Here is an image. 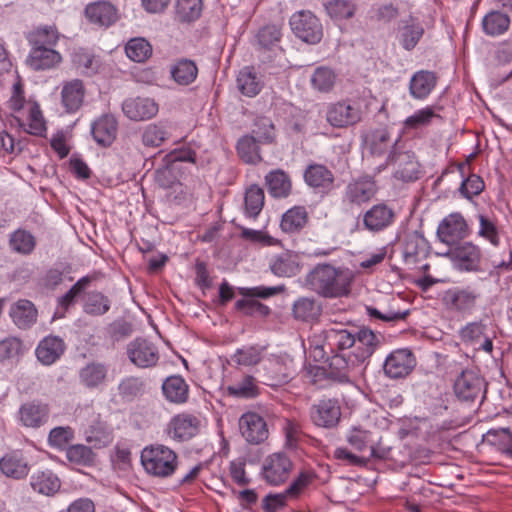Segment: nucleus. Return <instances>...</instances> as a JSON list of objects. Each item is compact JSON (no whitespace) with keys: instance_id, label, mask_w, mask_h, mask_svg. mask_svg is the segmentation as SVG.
Returning a JSON list of instances; mask_svg holds the SVG:
<instances>
[{"instance_id":"55","label":"nucleus","mask_w":512,"mask_h":512,"mask_svg":"<svg viewBox=\"0 0 512 512\" xmlns=\"http://www.w3.org/2000/svg\"><path fill=\"white\" fill-rule=\"evenodd\" d=\"M179 175V167L163 162V165L155 170L154 180L159 187L169 189L179 182Z\"/></svg>"},{"instance_id":"37","label":"nucleus","mask_w":512,"mask_h":512,"mask_svg":"<svg viewBox=\"0 0 512 512\" xmlns=\"http://www.w3.org/2000/svg\"><path fill=\"white\" fill-rule=\"evenodd\" d=\"M236 86L242 95L252 98L261 92L263 82L254 67L246 66L239 71Z\"/></svg>"},{"instance_id":"36","label":"nucleus","mask_w":512,"mask_h":512,"mask_svg":"<svg viewBox=\"0 0 512 512\" xmlns=\"http://www.w3.org/2000/svg\"><path fill=\"white\" fill-rule=\"evenodd\" d=\"M265 185L273 198H286L292 191L290 176L282 169L270 171L265 176Z\"/></svg>"},{"instance_id":"49","label":"nucleus","mask_w":512,"mask_h":512,"mask_svg":"<svg viewBox=\"0 0 512 512\" xmlns=\"http://www.w3.org/2000/svg\"><path fill=\"white\" fill-rule=\"evenodd\" d=\"M9 246L18 254L29 255L36 247V239L29 231L18 229L10 234Z\"/></svg>"},{"instance_id":"16","label":"nucleus","mask_w":512,"mask_h":512,"mask_svg":"<svg viewBox=\"0 0 512 512\" xmlns=\"http://www.w3.org/2000/svg\"><path fill=\"white\" fill-rule=\"evenodd\" d=\"M50 406L40 400L23 403L17 412V420L21 426L39 429L46 425L50 418Z\"/></svg>"},{"instance_id":"25","label":"nucleus","mask_w":512,"mask_h":512,"mask_svg":"<svg viewBox=\"0 0 512 512\" xmlns=\"http://www.w3.org/2000/svg\"><path fill=\"white\" fill-rule=\"evenodd\" d=\"M486 330L487 326L482 321L469 322L460 329L459 337L465 345L478 346L477 349L491 353L493 342L486 335Z\"/></svg>"},{"instance_id":"58","label":"nucleus","mask_w":512,"mask_h":512,"mask_svg":"<svg viewBox=\"0 0 512 512\" xmlns=\"http://www.w3.org/2000/svg\"><path fill=\"white\" fill-rule=\"evenodd\" d=\"M202 0H177L176 17L180 22H191L201 15Z\"/></svg>"},{"instance_id":"7","label":"nucleus","mask_w":512,"mask_h":512,"mask_svg":"<svg viewBox=\"0 0 512 512\" xmlns=\"http://www.w3.org/2000/svg\"><path fill=\"white\" fill-rule=\"evenodd\" d=\"M391 164L396 165L393 176L397 180L409 183L421 177L420 164L415 153L410 150H403V146L399 150H390L384 164L377 167L376 172L380 173Z\"/></svg>"},{"instance_id":"14","label":"nucleus","mask_w":512,"mask_h":512,"mask_svg":"<svg viewBox=\"0 0 512 512\" xmlns=\"http://www.w3.org/2000/svg\"><path fill=\"white\" fill-rule=\"evenodd\" d=\"M360 103L347 100L332 104L327 110V121L336 128L355 125L362 120Z\"/></svg>"},{"instance_id":"53","label":"nucleus","mask_w":512,"mask_h":512,"mask_svg":"<svg viewBox=\"0 0 512 512\" xmlns=\"http://www.w3.org/2000/svg\"><path fill=\"white\" fill-rule=\"evenodd\" d=\"M281 28L275 24L265 25L256 34V41L260 49L272 50L281 41Z\"/></svg>"},{"instance_id":"29","label":"nucleus","mask_w":512,"mask_h":512,"mask_svg":"<svg viewBox=\"0 0 512 512\" xmlns=\"http://www.w3.org/2000/svg\"><path fill=\"white\" fill-rule=\"evenodd\" d=\"M302 267L299 255L292 251L276 254L269 260L270 271L277 277H294L301 272Z\"/></svg>"},{"instance_id":"10","label":"nucleus","mask_w":512,"mask_h":512,"mask_svg":"<svg viewBox=\"0 0 512 512\" xmlns=\"http://www.w3.org/2000/svg\"><path fill=\"white\" fill-rule=\"evenodd\" d=\"M309 419L318 428L334 429L342 416L341 405L336 398H321L314 402L308 411Z\"/></svg>"},{"instance_id":"35","label":"nucleus","mask_w":512,"mask_h":512,"mask_svg":"<svg viewBox=\"0 0 512 512\" xmlns=\"http://www.w3.org/2000/svg\"><path fill=\"white\" fill-rule=\"evenodd\" d=\"M30 486L41 495L54 496L61 488V481L53 471L39 470L31 475Z\"/></svg>"},{"instance_id":"23","label":"nucleus","mask_w":512,"mask_h":512,"mask_svg":"<svg viewBox=\"0 0 512 512\" xmlns=\"http://www.w3.org/2000/svg\"><path fill=\"white\" fill-rule=\"evenodd\" d=\"M261 382L272 388L288 384L293 378V370L280 358L268 359L262 367Z\"/></svg>"},{"instance_id":"17","label":"nucleus","mask_w":512,"mask_h":512,"mask_svg":"<svg viewBox=\"0 0 512 512\" xmlns=\"http://www.w3.org/2000/svg\"><path fill=\"white\" fill-rule=\"evenodd\" d=\"M305 183L315 192L327 195L335 188L334 173L324 164L310 163L304 170Z\"/></svg>"},{"instance_id":"64","label":"nucleus","mask_w":512,"mask_h":512,"mask_svg":"<svg viewBox=\"0 0 512 512\" xmlns=\"http://www.w3.org/2000/svg\"><path fill=\"white\" fill-rule=\"evenodd\" d=\"M424 28L419 23L407 24L402 28L400 44L405 50H412L422 38Z\"/></svg>"},{"instance_id":"13","label":"nucleus","mask_w":512,"mask_h":512,"mask_svg":"<svg viewBox=\"0 0 512 512\" xmlns=\"http://www.w3.org/2000/svg\"><path fill=\"white\" fill-rule=\"evenodd\" d=\"M293 469V462L284 452L269 455L262 465L264 480L273 486H278L289 478Z\"/></svg>"},{"instance_id":"11","label":"nucleus","mask_w":512,"mask_h":512,"mask_svg":"<svg viewBox=\"0 0 512 512\" xmlns=\"http://www.w3.org/2000/svg\"><path fill=\"white\" fill-rule=\"evenodd\" d=\"M446 256L459 271L480 272L482 271L481 248L472 242H460L450 248Z\"/></svg>"},{"instance_id":"32","label":"nucleus","mask_w":512,"mask_h":512,"mask_svg":"<svg viewBox=\"0 0 512 512\" xmlns=\"http://www.w3.org/2000/svg\"><path fill=\"white\" fill-rule=\"evenodd\" d=\"M62 61L61 54L54 48L31 47L26 64L34 71H44L56 67Z\"/></svg>"},{"instance_id":"41","label":"nucleus","mask_w":512,"mask_h":512,"mask_svg":"<svg viewBox=\"0 0 512 512\" xmlns=\"http://www.w3.org/2000/svg\"><path fill=\"white\" fill-rule=\"evenodd\" d=\"M107 372L108 368L105 364L91 362L80 369L79 379L86 388L95 389L105 383Z\"/></svg>"},{"instance_id":"60","label":"nucleus","mask_w":512,"mask_h":512,"mask_svg":"<svg viewBox=\"0 0 512 512\" xmlns=\"http://www.w3.org/2000/svg\"><path fill=\"white\" fill-rule=\"evenodd\" d=\"M336 81V74L328 67H318L315 69L312 77V86L320 92H329Z\"/></svg>"},{"instance_id":"8","label":"nucleus","mask_w":512,"mask_h":512,"mask_svg":"<svg viewBox=\"0 0 512 512\" xmlns=\"http://www.w3.org/2000/svg\"><path fill=\"white\" fill-rule=\"evenodd\" d=\"M289 24L293 34L307 44H318L323 38V26L320 19L308 10L292 14Z\"/></svg>"},{"instance_id":"18","label":"nucleus","mask_w":512,"mask_h":512,"mask_svg":"<svg viewBox=\"0 0 512 512\" xmlns=\"http://www.w3.org/2000/svg\"><path fill=\"white\" fill-rule=\"evenodd\" d=\"M239 430L242 437L253 445L263 443L269 436L265 419L256 412H246L239 418Z\"/></svg>"},{"instance_id":"51","label":"nucleus","mask_w":512,"mask_h":512,"mask_svg":"<svg viewBox=\"0 0 512 512\" xmlns=\"http://www.w3.org/2000/svg\"><path fill=\"white\" fill-rule=\"evenodd\" d=\"M228 395L237 398L252 399L260 394L256 378L251 375L244 376L240 381L227 387Z\"/></svg>"},{"instance_id":"28","label":"nucleus","mask_w":512,"mask_h":512,"mask_svg":"<svg viewBox=\"0 0 512 512\" xmlns=\"http://www.w3.org/2000/svg\"><path fill=\"white\" fill-rule=\"evenodd\" d=\"M158 104L151 98H128L122 104L123 113L131 120L144 121L157 115Z\"/></svg>"},{"instance_id":"30","label":"nucleus","mask_w":512,"mask_h":512,"mask_svg":"<svg viewBox=\"0 0 512 512\" xmlns=\"http://www.w3.org/2000/svg\"><path fill=\"white\" fill-rule=\"evenodd\" d=\"M65 350L66 345L61 337L48 335L38 343L35 354L39 362L49 366L58 361Z\"/></svg>"},{"instance_id":"63","label":"nucleus","mask_w":512,"mask_h":512,"mask_svg":"<svg viewBox=\"0 0 512 512\" xmlns=\"http://www.w3.org/2000/svg\"><path fill=\"white\" fill-rule=\"evenodd\" d=\"M72 61L85 74L91 75L98 70V62L95 56L86 49L80 48L76 50L72 56Z\"/></svg>"},{"instance_id":"47","label":"nucleus","mask_w":512,"mask_h":512,"mask_svg":"<svg viewBox=\"0 0 512 512\" xmlns=\"http://www.w3.org/2000/svg\"><path fill=\"white\" fill-rule=\"evenodd\" d=\"M265 202L264 190L253 184L245 191L244 212L249 218L256 219L261 213Z\"/></svg>"},{"instance_id":"61","label":"nucleus","mask_w":512,"mask_h":512,"mask_svg":"<svg viewBox=\"0 0 512 512\" xmlns=\"http://www.w3.org/2000/svg\"><path fill=\"white\" fill-rule=\"evenodd\" d=\"M398 14V8L392 3L373 5L368 11V19L373 23L388 24L396 19Z\"/></svg>"},{"instance_id":"56","label":"nucleus","mask_w":512,"mask_h":512,"mask_svg":"<svg viewBox=\"0 0 512 512\" xmlns=\"http://www.w3.org/2000/svg\"><path fill=\"white\" fill-rule=\"evenodd\" d=\"M169 138V133L161 124H149L142 132L141 140L144 146L157 148Z\"/></svg>"},{"instance_id":"50","label":"nucleus","mask_w":512,"mask_h":512,"mask_svg":"<svg viewBox=\"0 0 512 512\" xmlns=\"http://www.w3.org/2000/svg\"><path fill=\"white\" fill-rule=\"evenodd\" d=\"M110 299L99 291L89 292L84 301L83 311L91 316H101L110 310Z\"/></svg>"},{"instance_id":"5","label":"nucleus","mask_w":512,"mask_h":512,"mask_svg":"<svg viewBox=\"0 0 512 512\" xmlns=\"http://www.w3.org/2000/svg\"><path fill=\"white\" fill-rule=\"evenodd\" d=\"M177 454L164 445H151L141 452V463L145 471L158 478L171 476L178 464Z\"/></svg>"},{"instance_id":"39","label":"nucleus","mask_w":512,"mask_h":512,"mask_svg":"<svg viewBox=\"0 0 512 512\" xmlns=\"http://www.w3.org/2000/svg\"><path fill=\"white\" fill-rule=\"evenodd\" d=\"M309 216L306 207L294 206L288 209L281 218V230L288 234L299 233L308 223Z\"/></svg>"},{"instance_id":"12","label":"nucleus","mask_w":512,"mask_h":512,"mask_svg":"<svg viewBox=\"0 0 512 512\" xmlns=\"http://www.w3.org/2000/svg\"><path fill=\"white\" fill-rule=\"evenodd\" d=\"M378 191L372 176H361L352 179L345 187L342 203L347 206H361L370 202Z\"/></svg>"},{"instance_id":"46","label":"nucleus","mask_w":512,"mask_h":512,"mask_svg":"<svg viewBox=\"0 0 512 512\" xmlns=\"http://www.w3.org/2000/svg\"><path fill=\"white\" fill-rule=\"evenodd\" d=\"M170 73L177 84L187 86L197 78L198 67L194 61L183 58L172 65Z\"/></svg>"},{"instance_id":"54","label":"nucleus","mask_w":512,"mask_h":512,"mask_svg":"<svg viewBox=\"0 0 512 512\" xmlns=\"http://www.w3.org/2000/svg\"><path fill=\"white\" fill-rule=\"evenodd\" d=\"M126 55L134 62H145L152 55V46L144 38H133L125 46Z\"/></svg>"},{"instance_id":"48","label":"nucleus","mask_w":512,"mask_h":512,"mask_svg":"<svg viewBox=\"0 0 512 512\" xmlns=\"http://www.w3.org/2000/svg\"><path fill=\"white\" fill-rule=\"evenodd\" d=\"M324 6L327 14L335 21L353 18L358 8L354 0H329Z\"/></svg>"},{"instance_id":"3","label":"nucleus","mask_w":512,"mask_h":512,"mask_svg":"<svg viewBox=\"0 0 512 512\" xmlns=\"http://www.w3.org/2000/svg\"><path fill=\"white\" fill-rule=\"evenodd\" d=\"M373 337V353L380 347L383 336L380 333H375L368 327L349 329L342 325L331 327L323 331V347H327L331 353L342 352L347 349H352L351 352H357L358 347H361L360 341L363 334H369Z\"/></svg>"},{"instance_id":"31","label":"nucleus","mask_w":512,"mask_h":512,"mask_svg":"<svg viewBox=\"0 0 512 512\" xmlns=\"http://www.w3.org/2000/svg\"><path fill=\"white\" fill-rule=\"evenodd\" d=\"M86 89L80 79L66 81L62 85L61 105L67 113L77 112L83 105Z\"/></svg>"},{"instance_id":"22","label":"nucleus","mask_w":512,"mask_h":512,"mask_svg":"<svg viewBox=\"0 0 512 512\" xmlns=\"http://www.w3.org/2000/svg\"><path fill=\"white\" fill-rule=\"evenodd\" d=\"M416 366V359L409 349H398L391 352L384 362V372L392 379L404 378Z\"/></svg>"},{"instance_id":"4","label":"nucleus","mask_w":512,"mask_h":512,"mask_svg":"<svg viewBox=\"0 0 512 512\" xmlns=\"http://www.w3.org/2000/svg\"><path fill=\"white\" fill-rule=\"evenodd\" d=\"M285 289L284 285L273 287H239L238 293L245 298L239 299L235 302V310L242 312L245 316L267 317L271 313V309L267 305L256 300V298L267 299L281 294Z\"/></svg>"},{"instance_id":"62","label":"nucleus","mask_w":512,"mask_h":512,"mask_svg":"<svg viewBox=\"0 0 512 512\" xmlns=\"http://www.w3.org/2000/svg\"><path fill=\"white\" fill-rule=\"evenodd\" d=\"M144 391V382L135 376H129L121 380L118 385L119 395L128 401L135 399Z\"/></svg>"},{"instance_id":"1","label":"nucleus","mask_w":512,"mask_h":512,"mask_svg":"<svg viewBox=\"0 0 512 512\" xmlns=\"http://www.w3.org/2000/svg\"><path fill=\"white\" fill-rule=\"evenodd\" d=\"M354 279L353 272L329 263L317 264L305 277L306 286L324 298L348 296Z\"/></svg>"},{"instance_id":"43","label":"nucleus","mask_w":512,"mask_h":512,"mask_svg":"<svg viewBox=\"0 0 512 512\" xmlns=\"http://www.w3.org/2000/svg\"><path fill=\"white\" fill-rule=\"evenodd\" d=\"M259 142L253 135H244L237 141L236 151L246 164H258L262 161Z\"/></svg>"},{"instance_id":"26","label":"nucleus","mask_w":512,"mask_h":512,"mask_svg":"<svg viewBox=\"0 0 512 512\" xmlns=\"http://www.w3.org/2000/svg\"><path fill=\"white\" fill-rule=\"evenodd\" d=\"M84 12L89 23L100 28L112 26L119 18L117 8L108 1L90 3Z\"/></svg>"},{"instance_id":"19","label":"nucleus","mask_w":512,"mask_h":512,"mask_svg":"<svg viewBox=\"0 0 512 512\" xmlns=\"http://www.w3.org/2000/svg\"><path fill=\"white\" fill-rule=\"evenodd\" d=\"M469 229L464 217L460 213H452L445 217L437 228L438 239L449 246L460 243L468 236Z\"/></svg>"},{"instance_id":"2","label":"nucleus","mask_w":512,"mask_h":512,"mask_svg":"<svg viewBox=\"0 0 512 512\" xmlns=\"http://www.w3.org/2000/svg\"><path fill=\"white\" fill-rule=\"evenodd\" d=\"M373 337L363 334L360 341L361 347L357 352H334L328 361L326 377L339 383H349L362 371V365L373 355Z\"/></svg>"},{"instance_id":"21","label":"nucleus","mask_w":512,"mask_h":512,"mask_svg":"<svg viewBox=\"0 0 512 512\" xmlns=\"http://www.w3.org/2000/svg\"><path fill=\"white\" fill-rule=\"evenodd\" d=\"M365 143L369 153L376 157H381L389 153L390 150H399L402 147L401 136L392 139L391 132L386 126L370 130L365 136Z\"/></svg>"},{"instance_id":"34","label":"nucleus","mask_w":512,"mask_h":512,"mask_svg":"<svg viewBox=\"0 0 512 512\" xmlns=\"http://www.w3.org/2000/svg\"><path fill=\"white\" fill-rule=\"evenodd\" d=\"M9 316L19 329H29L37 321L38 311L33 302L19 299L10 306Z\"/></svg>"},{"instance_id":"6","label":"nucleus","mask_w":512,"mask_h":512,"mask_svg":"<svg viewBox=\"0 0 512 512\" xmlns=\"http://www.w3.org/2000/svg\"><path fill=\"white\" fill-rule=\"evenodd\" d=\"M482 294L476 287L455 286L447 289L441 298L442 304L448 312L468 316L477 308Z\"/></svg>"},{"instance_id":"27","label":"nucleus","mask_w":512,"mask_h":512,"mask_svg":"<svg viewBox=\"0 0 512 512\" xmlns=\"http://www.w3.org/2000/svg\"><path fill=\"white\" fill-rule=\"evenodd\" d=\"M200 421L191 414H178L174 416L167 426L168 435L177 441H187L199 432Z\"/></svg>"},{"instance_id":"52","label":"nucleus","mask_w":512,"mask_h":512,"mask_svg":"<svg viewBox=\"0 0 512 512\" xmlns=\"http://www.w3.org/2000/svg\"><path fill=\"white\" fill-rule=\"evenodd\" d=\"M320 313V305L312 298H300L293 305V316L297 320L311 321L316 319Z\"/></svg>"},{"instance_id":"59","label":"nucleus","mask_w":512,"mask_h":512,"mask_svg":"<svg viewBox=\"0 0 512 512\" xmlns=\"http://www.w3.org/2000/svg\"><path fill=\"white\" fill-rule=\"evenodd\" d=\"M253 136L256 137L261 144H272L275 142V126L268 117H257L254 122Z\"/></svg>"},{"instance_id":"38","label":"nucleus","mask_w":512,"mask_h":512,"mask_svg":"<svg viewBox=\"0 0 512 512\" xmlns=\"http://www.w3.org/2000/svg\"><path fill=\"white\" fill-rule=\"evenodd\" d=\"M0 470L5 476L19 480L28 475L30 468L23 455L13 452L0 459Z\"/></svg>"},{"instance_id":"15","label":"nucleus","mask_w":512,"mask_h":512,"mask_svg":"<svg viewBox=\"0 0 512 512\" xmlns=\"http://www.w3.org/2000/svg\"><path fill=\"white\" fill-rule=\"evenodd\" d=\"M396 221V212L385 202L377 203L362 215L363 228L372 233H379L391 227Z\"/></svg>"},{"instance_id":"44","label":"nucleus","mask_w":512,"mask_h":512,"mask_svg":"<svg viewBox=\"0 0 512 512\" xmlns=\"http://www.w3.org/2000/svg\"><path fill=\"white\" fill-rule=\"evenodd\" d=\"M59 40V33L55 26H40L27 35L31 47L54 48Z\"/></svg>"},{"instance_id":"33","label":"nucleus","mask_w":512,"mask_h":512,"mask_svg":"<svg viewBox=\"0 0 512 512\" xmlns=\"http://www.w3.org/2000/svg\"><path fill=\"white\" fill-rule=\"evenodd\" d=\"M438 82L435 72L419 70L415 72L409 82V93L416 100L426 99L434 90Z\"/></svg>"},{"instance_id":"57","label":"nucleus","mask_w":512,"mask_h":512,"mask_svg":"<svg viewBox=\"0 0 512 512\" xmlns=\"http://www.w3.org/2000/svg\"><path fill=\"white\" fill-rule=\"evenodd\" d=\"M15 120L24 131L31 135L44 136L46 132L45 121L38 106H33L30 109L28 123H25L18 117H15Z\"/></svg>"},{"instance_id":"24","label":"nucleus","mask_w":512,"mask_h":512,"mask_svg":"<svg viewBox=\"0 0 512 512\" xmlns=\"http://www.w3.org/2000/svg\"><path fill=\"white\" fill-rule=\"evenodd\" d=\"M117 134L118 121L113 114H103L91 124V135L101 147H110L116 140Z\"/></svg>"},{"instance_id":"45","label":"nucleus","mask_w":512,"mask_h":512,"mask_svg":"<svg viewBox=\"0 0 512 512\" xmlns=\"http://www.w3.org/2000/svg\"><path fill=\"white\" fill-rule=\"evenodd\" d=\"M66 459L77 467H92L96 463V454L84 444H72L65 450Z\"/></svg>"},{"instance_id":"40","label":"nucleus","mask_w":512,"mask_h":512,"mask_svg":"<svg viewBox=\"0 0 512 512\" xmlns=\"http://www.w3.org/2000/svg\"><path fill=\"white\" fill-rule=\"evenodd\" d=\"M162 391L169 402L182 404L188 400L189 386L179 375L166 378L162 384Z\"/></svg>"},{"instance_id":"9","label":"nucleus","mask_w":512,"mask_h":512,"mask_svg":"<svg viewBox=\"0 0 512 512\" xmlns=\"http://www.w3.org/2000/svg\"><path fill=\"white\" fill-rule=\"evenodd\" d=\"M454 393L462 402L482 401L485 398L487 382L475 370H463L454 381Z\"/></svg>"},{"instance_id":"20","label":"nucleus","mask_w":512,"mask_h":512,"mask_svg":"<svg viewBox=\"0 0 512 512\" xmlns=\"http://www.w3.org/2000/svg\"><path fill=\"white\" fill-rule=\"evenodd\" d=\"M127 356L138 368L154 367L159 361L157 347L143 338H136L127 345Z\"/></svg>"},{"instance_id":"42","label":"nucleus","mask_w":512,"mask_h":512,"mask_svg":"<svg viewBox=\"0 0 512 512\" xmlns=\"http://www.w3.org/2000/svg\"><path fill=\"white\" fill-rule=\"evenodd\" d=\"M508 14L493 10L487 13L482 19V28L486 35L495 37L504 34L510 27Z\"/></svg>"}]
</instances>
